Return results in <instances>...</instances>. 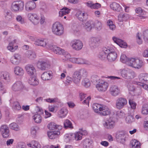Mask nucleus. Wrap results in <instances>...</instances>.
<instances>
[{
	"mask_svg": "<svg viewBox=\"0 0 148 148\" xmlns=\"http://www.w3.org/2000/svg\"><path fill=\"white\" fill-rule=\"evenodd\" d=\"M98 57L101 60L107 58L109 61L112 62L116 58L117 54L112 48L104 47L103 48L102 51L99 53Z\"/></svg>",
	"mask_w": 148,
	"mask_h": 148,
	"instance_id": "obj_1",
	"label": "nucleus"
},
{
	"mask_svg": "<svg viewBox=\"0 0 148 148\" xmlns=\"http://www.w3.org/2000/svg\"><path fill=\"white\" fill-rule=\"evenodd\" d=\"M80 131L74 134L70 133L66 134L64 136V138L66 141L70 142L73 140L75 139L76 140H79L82 138V135H86L88 134L86 130H83V129L80 130Z\"/></svg>",
	"mask_w": 148,
	"mask_h": 148,
	"instance_id": "obj_2",
	"label": "nucleus"
},
{
	"mask_svg": "<svg viewBox=\"0 0 148 148\" xmlns=\"http://www.w3.org/2000/svg\"><path fill=\"white\" fill-rule=\"evenodd\" d=\"M52 30L54 34L60 36L64 33V27L60 23L56 22L53 25Z\"/></svg>",
	"mask_w": 148,
	"mask_h": 148,
	"instance_id": "obj_3",
	"label": "nucleus"
},
{
	"mask_svg": "<svg viewBox=\"0 0 148 148\" xmlns=\"http://www.w3.org/2000/svg\"><path fill=\"white\" fill-rule=\"evenodd\" d=\"M10 81V74L8 72H4L1 73V75H0V91L3 90V86L1 81L5 83H8Z\"/></svg>",
	"mask_w": 148,
	"mask_h": 148,
	"instance_id": "obj_4",
	"label": "nucleus"
},
{
	"mask_svg": "<svg viewBox=\"0 0 148 148\" xmlns=\"http://www.w3.org/2000/svg\"><path fill=\"white\" fill-rule=\"evenodd\" d=\"M121 74L123 77L127 79H133L135 76V73L133 71L125 69L121 71Z\"/></svg>",
	"mask_w": 148,
	"mask_h": 148,
	"instance_id": "obj_5",
	"label": "nucleus"
},
{
	"mask_svg": "<svg viewBox=\"0 0 148 148\" xmlns=\"http://www.w3.org/2000/svg\"><path fill=\"white\" fill-rule=\"evenodd\" d=\"M24 3L21 1L14 2L12 4V8L13 10L17 11L22 10L23 9Z\"/></svg>",
	"mask_w": 148,
	"mask_h": 148,
	"instance_id": "obj_6",
	"label": "nucleus"
},
{
	"mask_svg": "<svg viewBox=\"0 0 148 148\" xmlns=\"http://www.w3.org/2000/svg\"><path fill=\"white\" fill-rule=\"evenodd\" d=\"M51 46L49 47V49L53 51L55 53L59 55H62L65 57V54L67 52H65L64 49H62L59 47H58L53 44H51Z\"/></svg>",
	"mask_w": 148,
	"mask_h": 148,
	"instance_id": "obj_7",
	"label": "nucleus"
},
{
	"mask_svg": "<svg viewBox=\"0 0 148 148\" xmlns=\"http://www.w3.org/2000/svg\"><path fill=\"white\" fill-rule=\"evenodd\" d=\"M72 47L73 49L76 51L81 50L83 47V44L79 40H74L71 42Z\"/></svg>",
	"mask_w": 148,
	"mask_h": 148,
	"instance_id": "obj_8",
	"label": "nucleus"
},
{
	"mask_svg": "<svg viewBox=\"0 0 148 148\" xmlns=\"http://www.w3.org/2000/svg\"><path fill=\"white\" fill-rule=\"evenodd\" d=\"M100 43V41L99 38L92 37L90 39L89 45L90 48L93 49L97 47Z\"/></svg>",
	"mask_w": 148,
	"mask_h": 148,
	"instance_id": "obj_9",
	"label": "nucleus"
},
{
	"mask_svg": "<svg viewBox=\"0 0 148 148\" xmlns=\"http://www.w3.org/2000/svg\"><path fill=\"white\" fill-rule=\"evenodd\" d=\"M127 103V100L123 97L119 98L116 101V106L117 108L120 109L123 108Z\"/></svg>",
	"mask_w": 148,
	"mask_h": 148,
	"instance_id": "obj_10",
	"label": "nucleus"
},
{
	"mask_svg": "<svg viewBox=\"0 0 148 148\" xmlns=\"http://www.w3.org/2000/svg\"><path fill=\"white\" fill-rule=\"evenodd\" d=\"M104 127L107 129L113 128L115 125V122L111 118L106 119L103 123Z\"/></svg>",
	"mask_w": 148,
	"mask_h": 148,
	"instance_id": "obj_11",
	"label": "nucleus"
},
{
	"mask_svg": "<svg viewBox=\"0 0 148 148\" xmlns=\"http://www.w3.org/2000/svg\"><path fill=\"white\" fill-rule=\"evenodd\" d=\"M29 20L34 25H37L39 22V18L38 16L35 14L29 13L27 14Z\"/></svg>",
	"mask_w": 148,
	"mask_h": 148,
	"instance_id": "obj_12",
	"label": "nucleus"
},
{
	"mask_svg": "<svg viewBox=\"0 0 148 148\" xmlns=\"http://www.w3.org/2000/svg\"><path fill=\"white\" fill-rule=\"evenodd\" d=\"M0 131L4 138H7L9 136V128L7 125H2L0 128Z\"/></svg>",
	"mask_w": 148,
	"mask_h": 148,
	"instance_id": "obj_13",
	"label": "nucleus"
},
{
	"mask_svg": "<svg viewBox=\"0 0 148 148\" xmlns=\"http://www.w3.org/2000/svg\"><path fill=\"white\" fill-rule=\"evenodd\" d=\"M108 86V83L104 82L99 83L96 85V87L99 91L104 92L107 90Z\"/></svg>",
	"mask_w": 148,
	"mask_h": 148,
	"instance_id": "obj_14",
	"label": "nucleus"
},
{
	"mask_svg": "<svg viewBox=\"0 0 148 148\" xmlns=\"http://www.w3.org/2000/svg\"><path fill=\"white\" fill-rule=\"evenodd\" d=\"M34 44L36 45L40 46L42 47H46L47 48H49L51 44L47 43L45 39H38L35 42Z\"/></svg>",
	"mask_w": 148,
	"mask_h": 148,
	"instance_id": "obj_15",
	"label": "nucleus"
},
{
	"mask_svg": "<svg viewBox=\"0 0 148 148\" xmlns=\"http://www.w3.org/2000/svg\"><path fill=\"white\" fill-rule=\"evenodd\" d=\"M36 7V4L34 2L29 1L27 2L25 4V10L27 11L30 12L34 9Z\"/></svg>",
	"mask_w": 148,
	"mask_h": 148,
	"instance_id": "obj_16",
	"label": "nucleus"
},
{
	"mask_svg": "<svg viewBox=\"0 0 148 148\" xmlns=\"http://www.w3.org/2000/svg\"><path fill=\"white\" fill-rule=\"evenodd\" d=\"M27 74L29 75H34L36 73V70L32 64H28L25 67Z\"/></svg>",
	"mask_w": 148,
	"mask_h": 148,
	"instance_id": "obj_17",
	"label": "nucleus"
},
{
	"mask_svg": "<svg viewBox=\"0 0 148 148\" xmlns=\"http://www.w3.org/2000/svg\"><path fill=\"white\" fill-rule=\"evenodd\" d=\"M23 88V85L22 82L20 81L15 82L12 86V89L14 91H18L21 90Z\"/></svg>",
	"mask_w": 148,
	"mask_h": 148,
	"instance_id": "obj_18",
	"label": "nucleus"
},
{
	"mask_svg": "<svg viewBox=\"0 0 148 148\" xmlns=\"http://www.w3.org/2000/svg\"><path fill=\"white\" fill-rule=\"evenodd\" d=\"M79 74L78 71H77L74 72L73 74V82L76 84L80 83L82 78Z\"/></svg>",
	"mask_w": 148,
	"mask_h": 148,
	"instance_id": "obj_19",
	"label": "nucleus"
},
{
	"mask_svg": "<svg viewBox=\"0 0 148 148\" xmlns=\"http://www.w3.org/2000/svg\"><path fill=\"white\" fill-rule=\"evenodd\" d=\"M112 39L114 42L119 45L121 48H126L127 45L126 43L124 42V41L121 39L116 38L115 37H113Z\"/></svg>",
	"mask_w": 148,
	"mask_h": 148,
	"instance_id": "obj_20",
	"label": "nucleus"
},
{
	"mask_svg": "<svg viewBox=\"0 0 148 148\" xmlns=\"http://www.w3.org/2000/svg\"><path fill=\"white\" fill-rule=\"evenodd\" d=\"M50 65L48 63L45 62H40L38 63V67L42 70H48Z\"/></svg>",
	"mask_w": 148,
	"mask_h": 148,
	"instance_id": "obj_21",
	"label": "nucleus"
},
{
	"mask_svg": "<svg viewBox=\"0 0 148 148\" xmlns=\"http://www.w3.org/2000/svg\"><path fill=\"white\" fill-rule=\"evenodd\" d=\"M110 94L113 96H116L120 93V90L118 87L116 86H111L110 89Z\"/></svg>",
	"mask_w": 148,
	"mask_h": 148,
	"instance_id": "obj_22",
	"label": "nucleus"
},
{
	"mask_svg": "<svg viewBox=\"0 0 148 148\" xmlns=\"http://www.w3.org/2000/svg\"><path fill=\"white\" fill-rule=\"evenodd\" d=\"M110 111L108 107L105 106H103L101 110L99 112V114L102 116H106L110 114Z\"/></svg>",
	"mask_w": 148,
	"mask_h": 148,
	"instance_id": "obj_23",
	"label": "nucleus"
},
{
	"mask_svg": "<svg viewBox=\"0 0 148 148\" xmlns=\"http://www.w3.org/2000/svg\"><path fill=\"white\" fill-rule=\"evenodd\" d=\"M126 133L123 131H121L118 132L116 135L117 139L119 140H121V142L123 143L125 141Z\"/></svg>",
	"mask_w": 148,
	"mask_h": 148,
	"instance_id": "obj_24",
	"label": "nucleus"
},
{
	"mask_svg": "<svg viewBox=\"0 0 148 148\" xmlns=\"http://www.w3.org/2000/svg\"><path fill=\"white\" fill-rule=\"evenodd\" d=\"M94 21L92 20H89L87 21L84 25V28L87 31H90L92 28L94 27Z\"/></svg>",
	"mask_w": 148,
	"mask_h": 148,
	"instance_id": "obj_25",
	"label": "nucleus"
},
{
	"mask_svg": "<svg viewBox=\"0 0 148 148\" xmlns=\"http://www.w3.org/2000/svg\"><path fill=\"white\" fill-rule=\"evenodd\" d=\"M60 133V131H50L48 132V136L49 138L54 139L57 138Z\"/></svg>",
	"mask_w": 148,
	"mask_h": 148,
	"instance_id": "obj_26",
	"label": "nucleus"
},
{
	"mask_svg": "<svg viewBox=\"0 0 148 148\" xmlns=\"http://www.w3.org/2000/svg\"><path fill=\"white\" fill-rule=\"evenodd\" d=\"M52 76L51 72L48 71L43 73L41 75V77L43 80H49L52 78Z\"/></svg>",
	"mask_w": 148,
	"mask_h": 148,
	"instance_id": "obj_27",
	"label": "nucleus"
},
{
	"mask_svg": "<svg viewBox=\"0 0 148 148\" xmlns=\"http://www.w3.org/2000/svg\"><path fill=\"white\" fill-rule=\"evenodd\" d=\"M14 73L17 75L19 76H22L24 73L23 69L19 66H16L14 69Z\"/></svg>",
	"mask_w": 148,
	"mask_h": 148,
	"instance_id": "obj_28",
	"label": "nucleus"
},
{
	"mask_svg": "<svg viewBox=\"0 0 148 148\" xmlns=\"http://www.w3.org/2000/svg\"><path fill=\"white\" fill-rule=\"evenodd\" d=\"M135 11L136 13L138 14L137 15L140 17V19H145L146 18V17L144 16L145 13L144 11H143V10L141 8H137L135 10Z\"/></svg>",
	"mask_w": 148,
	"mask_h": 148,
	"instance_id": "obj_29",
	"label": "nucleus"
},
{
	"mask_svg": "<svg viewBox=\"0 0 148 148\" xmlns=\"http://www.w3.org/2000/svg\"><path fill=\"white\" fill-rule=\"evenodd\" d=\"M144 65L143 62L138 59H136L134 63L133 67L136 69H139L142 67Z\"/></svg>",
	"mask_w": 148,
	"mask_h": 148,
	"instance_id": "obj_30",
	"label": "nucleus"
},
{
	"mask_svg": "<svg viewBox=\"0 0 148 148\" xmlns=\"http://www.w3.org/2000/svg\"><path fill=\"white\" fill-rule=\"evenodd\" d=\"M110 8L114 11L117 12H120L121 10V8L119 4L113 2L110 5Z\"/></svg>",
	"mask_w": 148,
	"mask_h": 148,
	"instance_id": "obj_31",
	"label": "nucleus"
},
{
	"mask_svg": "<svg viewBox=\"0 0 148 148\" xmlns=\"http://www.w3.org/2000/svg\"><path fill=\"white\" fill-rule=\"evenodd\" d=\"M139 79L142 82L148 83V74L141 73L139 75Z\"/></svg>",
	"mask_w": 148,
	"mask_h": 148,
	"instance_id": "obj_32",
	"label": "nucleus"
},
{
	"mask_svg": "<svg viewBox=\"0 0 148 148\" xmlns=\"http://www.w3.org/2000/svg\"><path fill=\"white\" fill-rule=\"evenodd\" d=\"M70 57V54L68 52H66L65 54V58L64 59L65 60H69L73 63H77V58H71Z\"/></svg>",
	"mask_w": 148,
	"mask_h": 148,
	"instance_id": "obj_33",
	"label": "nucleus"
},
{
	"mask_svg": "<svg viewBox=\"0 0 148 148\" xmlns=\"http://www.w3.org/2000/svg\"><path fill=\"white\" fill-rule=\"evenodd\" d=\"M33 77H31L29 79L28 83L31 85L34 86L37 85L38 84V79L35 77V75Z\"/></svg>",
	"mask_w": 148,
	"mask_h": 148,
	"instance_id": "obj_34",
	"label": "nucleus"
},
{
	"mask_svg": "<svg viewBox=\"0 0 148 148\" xmlns=\"http://www.w3.org/2000/svg\"><path fill=\"white\" fill-rule=\"evenodd\" d=\"M27 145L32 148H41L40 145L39 143L36 141H32L31 143L28 144Z\"/></svg>",
	"mask_w": 148,
	"mask_h": 148,
	"instance_id": "obj_35",
	"label": "nucleus"
},
{
	"mask_svg": "<svg viewBox=\"0 0 148 148\" xmlns=\"http://www.w3.org/2000/svg\"><path fill=\"white\" fill-rule=\"evenodd\" d=\"M85 14H85L84 13H83L81 11H79L76 14V16L79 20L83 21L84 19L86 18L85 17Z\"/></svg>",
	"mask_w": 148,
	"mask_h": 148,
	"instance_id": "obj_36",
	"label": "nucleus"
},
{
	"mask_svg": "<svg viewBox=\"0 0 148 148\" xmlns=\"http://www.w3.org/2000/svg\"><path fill=\"white\" fill-rule=\"evenodd\" d=\"M103 106L98 103L94 104L93 105V109L95 112L99 114V112H100Z\"/></svg>",
	"mask_w": 148,
	"mask_h": 148,
	"instance_id": "obj_37",
	"label": "nucleus"
},
{
	"mask_svg": "<svg viewBox=\"0 0 148 148\" xmlns=\"http://www.w3.org/2000/svg\"><path fill=\"white\" fill-rule=\"evenodd\" d=\"M140 143L136 140H134L131 141L130 144L132 148H140Z\"/></svg>",
	"mask_w": 148,
	"mask_h": 148,
	"instance_id": "obj_38",
	"label": "nucleus"
},
{
	"mask_svg": "<svg viewBox=\"0 0 148 148\" xmlns=\"http://www.w3.org/2000/svg\"><path fill=\"white\" fill-rule=\"evenodd\" d=\"M26 55L27 57L31 60L34 59L36 57L35 53L31 51H27L26 53Z\"/></svg>",
	"mask_w": 148,
	"mask_h": 148,
	"instance_id": "obj_39",
	"label": "nucleus"
},
{
	"mask_svg": "<svg viewBox=\"0 0 148 148\" xmlns=\"http://www.w3.org/2000/svg\"><path fill=\"white\" fill-rule=\"evenodd\" d=\"M70 10L66 7H64L59 12V16L62 17L66 14L69 13Z\"/></svg>",
	"mask_w": 148,
	"mask_h": 148,
	"instance_id": "obj_40",
	"label": "nucleus"
},
{
	"mask_svg": "<svg viewBox=\"0 0 148 148\" xmlns=\"http://www.w3.org/2000/svg\"><path fill=\"white\" fill-rule=\"evenodd\" d=\"M129 18L127 14H120L118 16V20L120 22L126 21Z\"/></svg>",
	"mask_w": 148,
	"mask_h": 148,
	"instance_id": "obj_41",
	"label": "nucleus"
},
{
	"mask_svg": "<svg viewBox=\"0 0 148 148\" xmlns=\"http://www.w3.org/2000/svg\"><path fill=\"white\" fill-rule=\"evenodd\" d=\"M79 73V75L81 77H86L88 75V72L87 70L84 69H81L77 71Z\"/></svg>",
	"mask_w": 148,
	"mask_h": 148,
	"instance_id": "obj_42",
	"label": "nucleus"
},
{
	"mask_svg": "<svg viewBox=\"0 0 148 148\" xmlns=\"http://www.w3.org/2000/svg\"><path fill=\"white\" fill-rule=\"evenodd\" d=\"M9 127L11 129L16 131H18L20 130L19 126L15 123H13L10 124Z\"/></svg>",
	"mask_w": 148,
	"mask_h": 148,
	"instance_id": "obj_43",
	"label": "nucleus"
},
{
	"mask_svg": "<svg viewBox=\"0 0 148 148\" xmlns=\"http://www.w3.org/2000/svg\"><path fill=\"white\" fill-rule=\"evenodd\" d=\"M33 119L35 122L37 123H40L42 121V118L40 114H35L33 116Z\"/></svg>",
	"mask_w": 148,
	"mask_h": 148,
	"instance_id": "obj_44",
	"label": "nucleus"
},
{
	"mask_svg": "<svg viewBox=\"0 0 148 148\" xmlns=\"http://www.w3.org/2000/svg\"><path fill=\"white\" fill-rule=\"evenodd\" d=\"M84 147L86 148H90L91 146L92 141L88 139H85L83 142Z\"/></svg>",
	"mask_w": 148,
	"mask_h": 148,
	"instance_id": "obj_45",
	"label": "nucleus"
},
{
	"mask_svg": "<svg viewBox=\"0 0 148 148\" xmlns=\"http://www.w3.org/2000/svg\"><path fill=\"white\" fill-rule=\"evenodd\" d=\"M64 127L65 128H73V127L71 122L68 119L66 120L64 123Z\"/></svg>",
	"mask_w": 148,
	"mask_h": 148,
	"instance_id": "obj_46",
	"label": "nucleus"
},
{
	"mask_svg": "<svg viewBox=\"0 0 148 148\" xmlns=\"http://www.w3.org/2000/svg\"><path fill=\"white\" fill-rule=\"evenodd\" d=\"M67 113V110L65 108H62L59 112V114L60 117H64Z\"/></svg>",
	"mask_w": 148,
	"mask_h": 148,
	"instance_id": "obj_47",
	"label": "nucleus"
},
{
	"mask_svg": "<svg viewBox=\"0 0 148 148\" xmlns=\"http://www.w3.org/2000/svg\"><path fill=\"white\" fill-rule=\"evenodd\" d=\"M127 85L129 90L130 91H134V90L135 88L132 81H127Z\"/></svg>",
	"mask_w": 148,
	"mask_h": 148,
	"instance_id": "obj_48",
	"label": "nucleus"
},
{
	"mask_svg": "<svg viewBox=\"0 0 148 148\" xmlns=\"http://www.w3.org/2000/svg\"><path fill=\"white\" fill-rule=\"evenodd\" d=\"M13 108L15 110H19L21 108V107L19 103L16 101H14L12 106Z\"/></svg>",
	"mask_w": 148,
	"mask_h": 148,
	"instance_id": "obj_49",
	"label": "nucleus"
},
{
	"mask_svg": "<svg viewBox=\"0 0 148 148\" xmlns=\"http://www.w3.org/2000/svg\"><path fill=\"white\" fill-rule=\"evenodd\" d=\"M142 113L145 115H147L148 114V104H145L143 105Z\"/></svg>",
	"mask_w": 148,
	"mask_h": 148,
	"instance_id": "obj_50",
	"label": "nucleus"
},
{
	"mask_svg": "<svg viewBox=\"0 0 148 148\" xmlns=\"http://www.w3.org/2000/svg\"><path fill=\"white\" fill-rule=\"evenodd\" d=\"M94 27L97 29V30H99L101 29L102 25L101 22L98 20L94 22Z\"/></svg>",
	"mask_w": 148,
	"mask_h": 148,
	"instance_id": "obj_51",
	"label": "nucleus"
},
{
	"mask_svg": "<svg viewBox=\"0 0 148 148\" xmlns=\"http://www.w3.org/2000/svg\"><path fill=\"white\" fill-rule=\"evenodd\" d=\"M142 36L144 40L148 44V29L143 31Z\"/></svg>",
	"mask_w": 148,
	"mask_h": 148,
	"instance_id": "obj_52",
	"label": "nucleus"
},
{
	"mask_svg": "<svg viewBox=\"0 0 148 148\" xmlns=\"http://www.w3.org/2000/svg\"><path fill=\"white\" fill-rule=\"evenodd\" d=\"M82 85L85 87L87 88L90 86V82L89 79L85 78L82 82Z\"/></svg>",
	"mask_w": 148,
	"mask_h": 148,
	"instance_id": "obj_53",
	"label": "nucleus"
},
{
	"mask_svg": "<svg viewBox=\"0 0 148 148\" xmlns=\"http://www.w3.org/2000/svg\"><path fill=\"white\" fill-rule=\"evenodd\" d=\"M15 42V40H14L13 41L10 42L8 46L7 47V48L8 49L12 52L14 51L16 49V48L14 49V48L13 47V44Z\"/></svg>",
	"mask_w": 148,
	"mask_h": 148,
	"instance_id": "obj_54",
	"label": "nucleus"
},
{
	"mask_svg": "<svg viewBox=\"0 0 148 148\" xmlns=\"http://www.w3.org/2000/svg\"><path fill=\"white\" fill-rule=\"evenodd\" d=\"M125 120L127 123H130L134 121V118L133 116L129 115L127 116Z\"/></svg>",
	"mask_w": 148,
	"mask_h": 148,
	"instance_id": "obj_55",
	"label": "nucleus"
},
{
	"mask_svg": "<svg viewBox=\"0 0 148 148\" xmlns=\"http://www.w3.org/2000/svg\"><path fill=\"white\" fill-rule=\"evenodd\" d=\"M136 59L133 58H131L130 59L129 58L126 64L130 66L133 67L134 63L135 62Z\"/></svg>",
	"mask_w": 148,
	"mask_h": 148,
	"instance_id": "obj_56",
	"label": "nucleus"
},
{
	"mask_svg": "<svg viewBox=\"0 0 148 148\" xmlns=\"http://www.w3.org/2000/svg\"><path fill=\"white\" fill-rule=\"evenodd\" d=\"M120 59L121 61L123 63H125L126 64L129 59V58H127L125 55L123 54L121 56Z\"/></svg>",
	"mask_w": 148,
	"mask_h": 148,
	"instance_id": "obj_57",
	"label": "nucleus"
},
{
	"mask_svg": "<svg viewBox=\"0 0 148 148\" xmlns=\"http://www.w3.org/2000/svg\"><path fill=\"white\" fill-rule=\"evenodd\" d=\"M56 126V125L53 122H51L47 125L48 128L50 130H55Z\"/></svg>",
	"mask_w": 148,
	"mask_h": 148,
	"instance_id": "obj_58",
	"label": "nucleus"
},
{
	"mask_svg": "<svg viewBox=\"0 0 148 148\" xmlns=\"http://www.w3.org/2000/svg\"><path fill=\"white\" fill-rule=\"evenodd\" d=\"M107 25L109 26L111 30H114L115 28V25L113 24L112 22L111 21H108L107 22Z\"/></svg>",
	"mask_w": 148,
	"mask_h": 148,
	"instance_id": "obj_59",
	"label": "nucleus"
},
{
	"mask_svg": "<svg viewBox=\"0 0 148 148\" xmlns=\"http://www.w3.org/2000/svg\"><path fill=\"white\" fill-rule=\"evenodd\" d=\"M129 103L132 108L134 109H135L136 105V103L131 99L129 100Z\"/></svg>",
	"mask_w": 148,
	"mask_h": 148,
	"instance_id": "obj_60",
	"label": "nucleus"
},
{
	"mask_svg": "<svg viewBox=\"0 0 148 148\" xmlns=\"http://www.w3.org/2000/svg\"><path fill=\"white\" fill-rule=\"evenodd\" d=\"M77 63L78 64H88L86 61L80 58H77Z\"/></svg>",
	"mask_w": 148,
	"mask_h": 148,
	"instance_id": "obj_61",
	"label": "nucleus"
},
{
	"mask_svg": "<svg viewBox=\"0 0 148 148\" xmlns=\"http://www.w3.org/2000/svg\"><path fill=\"white\" fill-rule=\"evenodd\" d=\"M12 57H14V58L16 59L19 62L21 60V56L18 53H16L14 54Z\"/></svg>",
	"mask_w": 148,
	"mask_h": 148,
	"instance_id": "obj_62",
	"label": "nucleus"
},
{
	"mask_svg": "<svg viewBox=\"0 0 148 148\" xmlns=\"http://www.w3.org/2000/svg\"><path fill=\"white\" fill-rule=\"evenodd\" d=\"M16 20L17 21L19 22L21 24L24 23V21L22 18V16L20 15L18 16L16 18Z\"/></svg>",
	"mask_w": 148,
	"mask_h": 148,
	"instance_id": "obj_63",
	"label": "nucleus"
},
{
	"mask_svg": "<svg viewBox=\"0 0 148 148\" xmlns=\"http://www.w3.org/2000/svg\"><path fill=\"white\" fill-rule=\"evenodd\" d=\"M101 5L98 3H93L92 9H98L101 7Z\"/></svg>",
	"mask_w": 148,
	"mask_h": 148,
	"instance_id": "obj_64",
	"label": "nucleus"
}]
</instances>
